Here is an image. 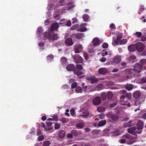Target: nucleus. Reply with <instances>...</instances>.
I'll list each match as a JSON object with an SVG mask.
<instances>
[{
    "mask_svg": "<svg viewBox=\"0 0 146 146\" xmlns=\"http://www.w3.org/2000/svg\"><path fill=\"white\" fill-rule=\"evenodd\" d=\"M38 45L40 47H42L44 46V44L42 42H40L38 44Z\"/></svg>",
    "mask_w": 146,
    "mask_h": 146,
    "instance_id": "obj_54",
    "label": "nucleus"
},
{
    "mask_svg": "<svg viewBox=\"0 0 146 146\" xmlns=\"http://www.w3.org/2000/svg\"><path fill=\"white\" fill-rule=\"evenodd\" d=\"M53 123L54 124H55L54 123H53L52 122H50L48 121H47V120L46 121V124L48 126H49L50 127L52 126L51 125Z\"/></svg>",
    "mask_w": 146,
    "mask_h": 146,
    "instance_id": "obj_48",
    "label": "nucleus"
},
{
    "mask_svg": "<svg viewBox=\"0 0 146 146\" xmlns=\"http://www.w3.org/2000/svg\"><path fill=\"white\" fill-rule=\"evenodd\" d=\"M108 99L110 100L113 96V94L111 92H108L107 96Z\"/></svg>",
    "mask_w": 146,
    "mask_h": 146,
    "instance_id": "obj_34",
    "label": "nucleus"
},
{
    "mask_svg": "<svg viewBox=\"0 0 146 146\" xmlns=\"http://www.w3.org/2000/svg\"><path fill=\"white\" fill-rule=\"evenodd\" d=\"M136 129H137L135 127H132L129 128L127 130V131L130 134H133V135Z\"/></svg>",
    "mask_w": 146,
    "mask_h": 146,
    "instance_id": "obj_17",
    "label": "nucleus"
},
{
    "mask_svg": "<svg viewBox=\"0 0 146 146\" xmlns=\"http://www.w3.org/2000/svg\"><path fill=\"white\" fill-rule=\"evenodd\" d=\"M87 29L86 27H81L78 28L77 31L79 32H84L87 30Z\"/></svg>",
    "mask_w": 146,
    "mask_h": 146,
    "instance_id": "obj_31",
    "label": "nucleus"
},
{
    "mask_svg": "<svg viewBox=\"0 0 146 146\" xmlns=\"http://www.w3.org/2000/svg\"><path fill=\"white\" fill-rule=\"evenodd\" d=\"M76 67V69L80 70H82L83 68V67L82 66L81 64H77L76 65L75 67Z\"/></svg>",
    "mask_w": 146,
    "mask_h": 146,
    "instance_id": "obj_37",
    "label": "nucleus"
},
{
    "mask_svg": "<svg viewBox=\"0 0 146 146\" xmlns=\"http://www.w3.org/2000/svg\"><path fill=\"white\" fill-rule=\"evenodd\" d=\"M60 61L62 64H63L67 63V60L66 58L63 57L61 58Z\"/></svg>",
    "mask_w": 146,
    "mask_h": 146,
    "instance_id": "obj_28",
    "label": "nucleus"
},
{
    "mask_svg": "<svg viewBox=\"0 0 146 146\" xmlns=\"http://www.w3.org/2000/svg\"><path fill=\"white\" fill-rule=\"evenodd\" d=\"M136 58L135 56L133 55L130 56L128 58L129 62L130 63H133L135 62Z\"/></svg>",
    "mask_w": 146,
    "mask_h": 146,
    "instance_id": "obj_22",
    "label": "nucleus"
},
{
    "mask_svg": "<svg viewBox=\"0 0 146 146\" xmlns=\"http://www.w3.org/2000/svg\"><path fill=\"white\" fill-rule=\"evenodd\" d=\"M71 133L72 134L69 133L67 134V137L70 138H72L73 137L72 134H73L74 133L75 134L74 135H76L77 134V132L76 130H72L71 131Z\"/></svg>",
    "mask_w": 146,
    "mask_h": 146,
    "instance_id": "obj_20",
    "label": "nucleus"
},
{
    "mask_svg": "<svg viewBox=\"0 0 146 146\" xmlns=\"http://www.w3.org/2000/svg\"><path fill=\"white\" fill-rule=\"evenodd\" d=\"M42 132L41 130L39 129H37V135H38L41 134Z\"/></svg>",
    "mask_w": 146,
    "mask_h": 146,
    "instance_id": "obj_57",
    "label": "nucleus"
},
{
    "mask_svg": "<svg viewBox=\"0 0 146 146\" xmlns=\"http://www.w3.org/2000/svg\"><path fill=\"white\" fill-rule=\"evenodd\" d=\"M50 144V142L48 140L44 141L43 143V146H48Z\"/></svg>",
    "mask_w": 146,
    "mask_h": 146,
    "instance_id": "obj_35",
    "label": "nucleus"
},
{
    "mask_svg": "<svg viewBox=\"0 0 146 146\" xmlns=\"http://www.w3.org/2000/svg\"><path fill=\"white\" fill-rule=\"evenodd\" d=\"M126 142V140L125 139H121L120 143H125Z\"/></svg>",
    "mask_w": 146,
    "mask_h": 146,
    "instance_id": "obj_63",
    "label": "nucleus"
},
{
    "mask_svg": "<svg viewBox=\"0 0 146 146\" xmlns=\"http://www.w3.org/2000/svg\"><path fill=\"white\" fill-rule=\"evenodd\" d=\"M89 115V112L87 110H85L82 113V114L78 116L79 117H82L84 118H86Z\"/></svg>",
    "mask_w": 146,
    "mask_h": 146,
    "instance_id": "obj_13",
    "label": "nucleus"
},
{
    "mask_svg": "<svg viewBox=\"0 0 146 146\" xmlns=\"http://www.w3.org/2000/svg\"><path fill=\"white\" fill-rule=\"evenodd\" d=\"M136 50L139 52H142L145 48V45L141 42H137L135 44Z\"/></svg>",
    "mask_w": 146,
    "mask_h": 146,
    "instance_id": "obj_6",
    "label": "nucleus"
},
{
    "mask_svg": "<svg viewBox=\"0 0 146 146\" xmlns=\"http://www.w3.org/2000/svg\"><path fill=\"white\" fill-rule=\"evenodd\" d=\"M120 93L122 94V96L120 98L121 104L124 106L126 105L127 100H130L131 97V94L127 93L126 91L124 90H121Z\"/></svg>",
    "mask_w": 146,
    "mask_h": 146,
    "instance_id": "obj_3",
    "label": "nucleus"
},
{
    "mask_svg": "<svg viewBox=\"0 0 146 146\" xmlns=\"http://www.w3.org/2000/svg\"><path fill=\"white\" fill-rule=\"evenodd\" d=\"M84 125V123H80L77 124L76 125V127L78 129L82 128Z\"/></svg>",
    "mask_w": 146,
    "mask_h": 146,
    "instance_id": "obj_29",
    "label": "nucleus"
},
{
    "mask_svg": "<svg viewBox=\"0 0 146 146\" xmlns=\"http://www.w3.org/2000/svg\"><path fill=\"white\" fill-rule=\"evenodd\" d=\"M75 68V66L72 64H68L66 67V70L69 71H73Z\"/></svg>",
    "mask_w": 146,
    "mask_h": 146,
    "instance_id": "obj_11",
    "label": "nucleus"
},
{
    "mask_svg": "<svg viewBox=\"0 0 146 146\" xmlns=\"http://www.w3.org/2000/svg\"><path fill=\"white\" fill-rule=\"evenodd\" d=\"M59 25L58 23H55L53 24L50 27V31H53L57 29L59 27Z\"/></svg>",
    "mask_w": 146,
    "mask_h": 146,
    "instance_id": "obj_14",
    "label": "nucleus"
},
{
    "mask_svg": "<svg viewBox=\"0 0 146 146\" xmlns=\"http://www.w3.org/2000/svg\"><path fill=\"white\" fill-rule=\"evenodd\" d=\"M101 99L99 97H96L93 100V103L94 105H98L101 103Z\"/></svg>",
    "mask_w": 146,
    "mask_h": 146,
    "instance_id": "obj_8",
    "label": "nucleus"
},
{
    "mask_svg": "<svg viewBox=\"0 0 146 146\" xmlns=\"http://www.w3.org/2000/svg\"><path fill=\"white\" fill-rule=\"evenodd\" d=\"M60 127V125L58 123H56L55 124L54 128L55 129H58Z\"/></svg>",
    "mask_w": 146,
    "mask_h": 146,
    "instance_id": "obj_50",
    "label": "nucleus"
},
{
    "mask_svg": "<svg viewBox=\"0 0 146 146\" xmlns=\"http://www.w3.org/2000/svg\"><path fill=\"white\" fill-rule=\"evenodd\" d=\"M128 50L130 52H134L136 50L135 44H132L129 45L128 46Z\"/></svg>",
    "mask_w": 146,
    "mask_h": 146,
    "instance_id": "obj_12",
    "label": "nucleus"
},
{
    "mask_svg": "<svg viewBox=\"0 0 146 146\" xmlns=\"http://www.w3.org/2000/svg\"><path fill=\"white\" fill-rule=\"evenodd\" d=\"M125 87L128 91L131 90L133 88V85L131 84H127L125 86Z\"/></svg>",
    "mask_w": 146,
    "mask_h": 146,
    "instance_id": "obj_24",
    "label": "nucleus"
},
{
    "mask_svg": "<svg viewBox=\"0 0 146 146\" xmlns=\"http://www.w3.org/2000/svg\"><path fill=\"white\" fill-rule=\"evenodd\" d=\"M44 139V137L43 135H40L38 138V140L39 141H42Z\"/></svg>",
    "mask_w": 146,
    "mask_h": 146,
    "instance_id": "obj_43",
    "label": "nucleus"
},
{
    "mask_svg": "<svg viewBox=\"0 0 146 146\" xmlns=\"http://www.w3.org/2000/svg\"><path fill=\"white\" fill-rule=\"evenodd\" d=\"M114 83L112 81H110L108 82L107 84L108 86H111L114 84Z\"/></svg>",
    "mask_w": 146,
    "mask_h": 146,
    "instance_id": "obj_56",
    "label": "nucleus"
},
{
    "mask_svg": "<svg viewBox=\"0 0 146 146\" xmlns=\"http://www.w3.org/2000/svg\"><path fill=\"white\" fill-rule=\"evenodd\" d=\"M133 120H130L128 123L123 124V126L124 127H129L131 126V123L133 121Z\"/></svg>",
    "mask_w": 146,
    "mask_h": 146,
    "instance_id": "obj_26",
    "label": "nucleus"
},
{
    "mask_svg": "<svg viewBox=\"0 0 146 146\" xmlns=\"http://www.w3.org/2000/svg\"><path fill=\"white\" fill-rule=\"evenodd\" d=\"M106 60V58L105 57H103L102 58L100 59V61L102 62H104Z\"/></svg>",
    "mask_w": 146,
    "mask_h": 146,
    "instance_id": "obj_61",
    "label": "nucleus"
},
{
    "mask_svg": "<svg viewBox=\"0 0 146 146\" xmlns=\"http://www.w3.org/2000/svg\"><path fill=\"white\" fill-rule=\"evenodd\" d=\"M98 72L100 74L105 75L108 72V70L106 68H100L98 70Z\"/></svg>",
    "mask_w": 146,
    "mask_h": 146,
    "instance_id": "obj_9",
    "label": "nucleus"
},
{
    "mask_svg": "<svg viewBox=\"0 0 146 146\" xmlns=\"http://www.w3.org/2000/svg\"><path fill=\"white\" fill-rule=\"evenodd\" d=\"M98 81V79L97 78H93L92 80H91L90 82L92 84H94L97 82Z\"/></svg>",
    "mask_w": 146,
    "mask_h": 146,
    "instance_id": "obj_41",
    "label": "nucleus"
},
{
    "mask_svg": "<svg viewBox=\"0 0 146 146\" xmlns=\"http://www.w3.org/2000/svg\"><path fill=\"white\" fill-rule=\"evenodd\" d=\"M135 35L137 38H139L141 36L142 34L140 32H136L135 34Z\"/></svg>",
    "mask_w": 146,
    "mask_h": 146,
    "instance_id": "obj_40",
    "label": "nucleus"
},
{
    "mask_svg": "<svg viewBox=\"0 0 146 146\" xmlns=\"http://www.w3.org/2000/svg\"><path fill=\"white\" fill-rule=\"evenodd\" d=\"M89 18V17L87 14H84L83 16V18L84 21H87Z\"/></svg>",
    "mask_w": 146,
    "mask_h": 146,
    "instance_id": "obj_39",
    "label": "nucleus"
},
{
    "mask_svg": "<svg viewBox=\"0 0 146 146\" xmlns=\"http://www.w3.org/2000/svg\"><path fill=\"white\" fill-rule=\"evenodd\" d=\"M66 24L68 26H70L71 25V21L70 20L66 22Z\"/></svg>",
    "mask_w": 146,
    "mask_h": 146,
    "instance_id": "obj_55",
    "label": "nucleus"
},
{
    "mask_svg": "<svg viewBox=\"0 0 146 146\" xmlns=\"http://www.w3.org/2000/svg\"><path fill=\"white\" fill-rule=\"evenodd\" d=\"M42 28H40L37 29V32L39 34H42Z\"/></svg>",
    "mask_w": 146,
    "mask_h": 146,
    "instance_id": "obj_47",
    "label": "nucleus"
},
{
    "mask_svg": "<svg viewBox=\"0 0 146 146\" xmlns=\"http://www.w3.org/2000/svg\"><path fill=\"white\" fill-rule=\"evenodd\" d=\"M75 36L77 39H80L83 37L84 34L82 33H78L75 34Z\"/></svg>",
    "mask_w": 146,
    "mask_h": 146,
    "instance_id": "obj_25",
    "label": "nucleus"
},
{
    "mask_svg": "<svg viewBox=\"0 0 146 146\" xmlns=\"http://www.w3.org/2000/svg\"><path fill=\"white\" fill-rule=\"evenodd\" d=\"M121 60V57L119 55H116L113 59V62L116 64H118L120 63Z\"/></svg>",
    "mask_w": 146,
    "mask_h": 146,
    "instance_id": "obj_7",
    "label": "nucleus"
},
{
    "mask_svg": "<svg viewBox=\"0 0 146 146\" xmlns=\"http://www.w3.org/2000/svg\"><path fill=\"white\" fill-rule=\"evenodd\" d=\"M142 117L144 119H146V112L143 114L142 116Z\"/></svg>",
    "mask_w": 146,
    "mask_h": 146,
    "instance_id": "obj_64",
    "label": "nucleus"
},
{
    "mask_svg": "<svg viewBox=\"0 0 146 146\" xmlns=\"http://www.w3.org/2000/svg\"><path fill=\"white\" fill-rule=\"evenodd\" d=\"M65 132L64 131L61 130L59 133L58 137L62 139L65 136Z\"/></svg>",
    "mask_w": 146,
    "mask_h": 146,
    "instance_id": "obj_23",
    "label": "nucleus"
},
{
    "mask_svg": "<svg viewBox=\"0 0 146 146\" xmlns=\"http://www.w3.org/2000/svg\"><path fill=\"white\" fill-rule=\"evenodd\" d=\"M93 45L94 46L98 45L100 44V40L97 38H94L92 40Z\"/></svg>",
    "mask_w": 146,
    "mask_h": 146,
    "instance_id": "obj_15",
    "label": "nucleus"
},
{
    "mask_svg": "<svg viewBox=\"0 0 146 146\" xmlns=\"http://www.w3.org/2000/svg\"><path fill=\"white\" fill-rule=\"evenodd\" d=\"M123 34L121 33L119 35H118L117 36V39L115 40H114V42L117 44H118L119 42V40L122 38H123Z\"/></svg>",
    "mask_w": 146,
    "mask_h": 146,
    "instance_id": "obj_21",
    "label": "nucleus"
},
{
    "mask_svg": "<svg viewBox=\"0 0 146 146\" xmlns=\"http://www.w3.org/2000/svg\"><path fill=\"white\" fill-rule=\"evenodd\" d=\"M71 5L70 7L72 8V7H74V5H73V2H70L68 3H67V5Z\"/></svg>",
    "mask_w": 146,
    "mask_h": 146,
    "instance_id": "obj_60",
    "label": "nucleus"
},
{
    "mask_svg": "<svg viewBox=\"0 0 146 146\" xmlns=\"http://www.w3.org/2000/svg\"><path fill=\"white\" fill-rule=\"evenodd\" d=\"M101 97H102V100H105L106 98L107 97V95L106 94V93L102 94V95Z\"/></svg>",
    "mask_w": 146,
    "mask_h": 146,
    "instance_id": "obj_44",
    "label": "nucleus"
},
{
    "mask_svg": "<svg viewBox=\"0 0 146 146\" xmlns=\"http://www.w3.org/2000/svg\"><path fill=\"white\" fill-rule=\"evenodd\" d=\"M136 128L137 130V133H140L143 128V123L142 121L139 120L138 121L136 125Z\"/></svg>",
    "mask_w": 146,
    "mask_h": 146,
    "instance_id": "obj_5",
    "label": "nucleus"
},
{
    "mask_svg": "<svg viewBox=\"0 0 146 146\" xmlns=\"http://www.w3.org/2000/svg\"><path fill=\"white\" fill-rule=\"evenodd\" d=\"M127 40L126 39H124L119 41V44L120 45H124L127 42Z\"/></svg>",
    "mask_w": 146,
    "mask_h": 146,
    "instance_id": "obj_30",
    "label": "nucleus"
},
{
    "mask_svg": "<svg viewBox=\"0 0 146 146\" xmlns=\"http://www.w3.org/2000/svg\"><path fill=\"white\" fill-rule=\"evenodd\" d=\"M106 123V120L100 121L98 123V127H101L105 125Z\"/></svg>",
    "mask_w": 146,
    "mask_h": 146,
    "instance_id": "obj_27",
    "label": "nucleus"
},
{
    "mask_svg": "<svg viewBox=\"0 0 146 146\" xmlns=\"http://www.w3.org/2000/svg\"><path fill=\"white\" fill-rule=\"evenodd\" d=\"M143 66L139 63H136L134 66L133 69H128L127 71L129 73L131 74L132 76H133L135 77H139L140 76L139 74H135L132 71H134L135 73L137 74L141 73L142 70Z\"/></svg>",
    "mask_w": 146,
    "mask_h": 146,
    "instance_id": "obj_1",
    "label": "nucleus"
},
{
    "mask_svg": "<svg viewBox=\"0 0 146 146\" xmlns=\"http://www.w3.org/2000/svg\"><path fill=\"white\" fill-rule=\"evenodd\" d=\"M108 44L106 42L104 43L102 45V47L104 48H106L108 47Z\"/></svg>",
    "mask_w": 146,
    "mask_h": 146,
    "instance_id": "obj_46",
    "label": "nucleus"
},
{
    "mask_svg": "<svg viewBox=\"0 0 146 146\" xmlns=\"http://www.w3.org/2000/svg\"><path fill=\"white\" fill-rule=\"evenodd\" d=\"M72 58L74 62L76 63H82L83 62V59L78 54H76L73 56Z\"/></svg>",
    "mask_w": 146,
    "mask_h": 146,
    "instance_id": "obj_4",
    "label": "nucleus"
},
{
    "mask_svg": "<svg viewBox=\"0 0 146 146\" xmlns=\"http://www.w3.org/2000/svg\"><path fill=\"white\" fill-rule=\"evenodd\" d=\"M53 129V126H48L47 125L46 127H45L44 128V130L46 131H48L50 130H51Z\"/></svg>",
    "mask_w": 146,
    "mask_h": 146,
    "instance_id": "obj_36",
    "label": "nucleus"
},
{
    "mask_svg": "<svg viewBox=\"0 0 146 146\" xmlns=\"http://www.w3.org/2000/svg\"><path fill=\"white\" fill-rule=\"evenodd\" d=\"M73 72L77 76H80L83 74V72L81 71L80 70L76 69V68Z\"/></svg>",
    "mask_w": 146,
    "mask_h": 146,
    "instance_id": "obj_19",
    "label": "nucleus"
},
{
    "mask_svg": "<svg viewBox=\"0 0 146 146\" xmlns=\"http://www.w3.org/2000/svg\"><path fill=\"white\" fill-rule=\"evenodd\" d=\"M141 41H146V35H145L144 36H142L141 38Z\"/></svg>",
    "mask_w": 146,
    "mask_h": 146,
    "instance_id": "obj_53",
    "label": "nucleus"
},
{
    "mask_svg": "<svg viewBox=\"0 0 146 146\" xmlns=\"http://www.w3.org/2000/svg\"><path fill=\"white\" fill-rule=\"evenodd\" d=\"M52 117L53 119L55 121H57L58 120V118L57 115H54L52 116Z\"/></svg>",
    "mask_w": 146,
    "mask_h": 146,
    "instance_id": "obj_52",
    "label": "nucleus"
},
{
    "mask_svg": "<svg viewBox=\"0 0 146 146\" xmlns=\"http://www.w3.org/2000/svg\"><path fill=\"white\" fill-rule=\"evenodd\" d=\"M43 36L46 39H48L50 41H54L58 38V35L54 33L53 31L44 32L43 34Z\"/></svg>",
    "mask_w": 146,
    "mask_h": 146,
    "instance_id": "obj_2",
    "label": "nucleus"
},
{
    "mask_svg": "<svg viewBox=\"0 0 146 146\" xmlns=\"http://www.w3.org/2000/svg\"><path fill=\"white\" fill-rule=\"evenodd\" d=\"M65 43L67 46H71L73 44V42L72 39L71 38H68L65 41Z\"/></svg>",
    "mask_w": 146,
    "mask_h": 146,
    "instance_id": "obj_10",
    "label": "nucleus"
},
{
    "mask_svg": "<svg viewBox=\"0 0 146 146\" xmlns=\"http://www.w3.org/2000/svg\"><path fill=\"white\" fill-rule=\"evenodd\" d=\"M108 54V52L107 51H106L104 52H102V55L103 56H105L107 55Z\"/></svg>",
    "mask_w": 146,
    "mask_h": 146,
    "instance_id": "obj_59",
    "label": "nucleus"
},
{
    "mask_svg": "<svg viewBox=\"0 0 146 146\" xmlns=\"http://www.w3.org/2000/svg\"><path fill=\"white\" fill-rule=\"evenodd\" d=\"M141 95V93L139 91H135L133 94V96L135 99L138 98Z\"/></svg>",
    "mask_w": 146,
    "mask_h": 146,
    "instance_id": "obj_16",
    "label": "nucleus"
},
{
    "mask_svg": "<svg viewBox=\"0 0 146 146\" xmlns=\"http://www.w3.org/2000/svg\"><path fill=\"white\" fill-rule=\"evenodd\" d=\"M77 86V83L76 82L73 83L71 85V88L73 89L76 88Z\"/></svg>",
    "mask_w": 146,
    "mask_h": 146,
    "instance_id": "obj_45",
    "label": "nucleus"
},
{
    "mask_svg": "<svg viewBox=\"0 0 146 146\" xmlns=\"http://www.w3.org/2000/svg\"><path fill=\"white\" fill-rule=\"evenodd\" d=\"M121 67H120L119 69H122L125 68L126 67L127 63L126 62H122L121 63Z\"/></svg>",
    "mask_w": 146,
    "mask_h": 146,
    "instance_id": "obj_33",
    "label": "nucleus"
},
{
    "mask_svg": "<svg viewBox=\"0 0 146 146\" xmlns=\"http://www.w3.org/2000/svg\"><path fill=\"white\" fill-rule=\"evenodd\" d=\"M111 117L112 119L115 121H117L118 119L117 116L115 115H112L111 116Z\"/></svg>",
    "mask_w": 146,
    "mask_h": 146,
    "instance_id": "obj_38",
    "label": "nucleus"
},
{
    "mask_svg": "<svg viewBox=\"0 0 146 146\" xmlns=\"http://www.w3.org/2000/svg\"><path fill=\"white\" fill-rule=\"evenodd\" d=\"M75 91L77 93H82V88L80 86L76 87L75 89Z\"/></svg>",
    "mask_w": 146,
    "mask_h": 146,
    "instance_id": "obj_32",
    "label": "nucleus"
},
{
    "mask_svg": "<svg viewBox=\"0 0 146 146\" xmlns=\"http://www.w3.org/2000/svg\"><path fill=\"white\" fill-rule=\"evenodd\" d=\"M141 82L142 84L146 82V77H144L141 78Z\"/></svg>",
    "mask_w": 146,
    "mask_h": 146,
    "instance_id": "obj_51",
    "label": "nucleus"
},
{
    "mask_svg": "<svg viewBox=\"0 0 146 146\" xmlns=\"http://www.w3.org/2000/svg\"><path fill=\"white\" fill-rule=\"evenodd\" d=\"M71 113L72 115H73L75 113V110L74 109H71L70 110Z\"/></svg>",
    "mask_w": 146,
    "mask_h": 146,
    "instance_id": "obj_62",
    "label": "nucleus"
},
{
    "mask_svg": "<svg viewBox=\"0 0 146 146\" xmlns=\"http://www.w3.org/2000/svg\"><path fill=\"white\" fill-rule=\"evenodd\" d=\"M141 64L143 66V65L146 64V59H142L140 60Z\"/></svg>",
    "mask_w": 146,
    "mask_h": 146,
    "instance_id": "obj_42",
    "label": "nucleus"
},
{
    "mask_svg": "<svg viewBox=\"0 0 146 146\" xmlns=\"http://www.w3.org/2000/svg\"><path fill=\"white\" fill-rule=\"evenodd\" d=\"M82 45L80 44L78 45L75 46L74 48V51L76 53H79L80 51L82 50Z\"/></svg>",
    "mask_w": 146,
    "mask_h": 146,
    "instance_id": "obj_18",
    "label": "nucleus"
},
{
    "mask_svg": "<svg viewBox=\"0 0 146 146\" xmlns=\"http://www.w3.org/2000/svg\"><path fill=\"white\" fill-rule=\"evenodd\" d=\"M110 27L112 29H115V26L113 23L111 24L110 25Z\"/></svg>",
    "mask_w": 146,
    "mask_h": 146,
    "instance_id": "obj_58",
    "label": "nucleus"
},
{
    "mask_svg": "<svg viewBox=\"0 0 146 146\" xmlns=\"http://www.w3.org/2000/svg\"><path fill=\"white\" fill-rule=\"evenodd\" d=\"M83 55L85 60H87L88 59V56L87 53L86 52H84Z\"/></svg>",
    "mask_w": 146,
    "mask_h": 146,
    "instance_id": "obj_49",
    "label": "nucleus"
}]
</instances>
